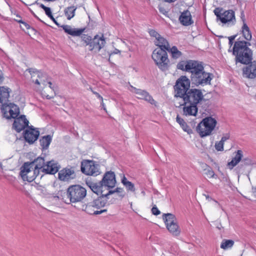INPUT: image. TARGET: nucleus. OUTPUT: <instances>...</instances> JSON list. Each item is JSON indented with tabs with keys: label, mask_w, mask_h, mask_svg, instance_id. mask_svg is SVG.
<instances>
[{
	"label": "nucleus",
	"mask_w": 256,
	"mask_h": 256,
	"mask_svg": "<svg viewBox=\"0 0 256 256\" xmlns=\"http://www.w3.org/2000/svg\"><path fill=\"white\" fill-rule=\"evenodd\" d=\"M230 138V134L229 133H226L225 134H224L222 138L221 141H222L223 142H224L226 140H228Z\"/></svg>",
	"instance_id": "nucleus-48"
},
{
	"label": "nucleus",
	"mask_w": 256,
	"mask_h": 256,
	"mask_svg": "<svg viewBox=\"0 0 256 256\" xmlns=\"http://www.w3.org/2000/svg\"><path fill=\"white\" fill-rule=\"evenodd\" d=\"M212 78V74L205 72L204 70L194 76H190L192 84L196 86L209 84H210Z\"/></svg>",
	"instance_id": "nucleus-11"
},
{
	"label": "nucleus",
	"mask_w": 256,
	"mask_h": 256,
	"mask_svg": "<svg viewBox=\"0 0 256 256\" xmlns=\"http://www.w3.org/2000/svg\"><path fill=\"white\" fill-rule=\"evenodd\" d=\"M130 90L138 95L137 98L139 99L144 100L150 103L151 104L156 106V102L153 99L152 97L146 91L136 88L130 86Z\"/></svg>",
	"instance_id": "nucleus-14"
},
{
	"label": "nucleus",
	"mask_w": 256,
	"mask_h": 256,
	"mask_svg": "<svg viewBox=\"0 0 256 256\" xmlns=\"http://www.w3.org/2000/svg\"><path fill=\"white\" fill-rule=\"evenodd\" d=\"M214 13L217 20L223 24L232 26L236 23L235 12L232 10H224L222 8H218L214 10Z\"/></svg>",
	"instance_id": "nucleus-6"
},
{
	"label": "nucleus",
	"mask_w": 256,
	"mask_h": 256,
	"mask_svg": "<svg viewBox=\"0 0 256 256\" xmlns=\"http://www.w3.org/2000/svg\"><path fill=\"white\" fill-rule=\"evenodd\" d=\"M84 210L88 214H99L104 212H106V210H97L96 207L92 204V202H90L88 203L86 206H84Z\"/></svg>",
	"instance_id": "nucleus-28"
},
{
	"label": "nucleus",
	"mask_w": 256,
	"mask_h": 256,
	"mask_svg": "<svg viewBox=\"0 0 256 256\" xmlns=\"http://www.w3.org/2000/svg\"><path fill=\"white\" fill-rule=\"evenodd\" d=\"M86 184L91 190L97 195H100V196H104V194H106V192H104V188L100 181L98 183L86 182Z\"/></svg>",
	"instance_id": "nucleus-24"
},
{
	"label": "nucleus",
	"mask_w": 256,
	"mask_h": 256,
	"mask_svg": "<svg viewBox=\"0 0 256 256\" xmlns=\"http://www.w3.org/2000/svg\"><path fill=\"white\" fill-rule=\"evenodd\" d=\"M236 35L232 36H230L228 37V39L229 40L228 44L230 46V47H231L233 44V41L236 38Z\"/></svg>",
	"instance_id": "nucleus-49"
},
{
	"label": "nucleus",
	"mask_w": 256,
	"mask_h": 256,
	"mask_svg": "<svg viewBox=\"0 0 256 256\" xmlns=\"http://www.w3.org/2000/svg\"><path fill=\"white\" fill-rule=\"evenodd\" d=\"M76 10V7L74 6H68L64 9V13L68 20H70L74 17Z\"/></svg>",
	"instance_id": "nucleus-37"
},
{
	"label": "nucleus",
	"mask_w": 256,
	"mask_h": 256,
	"mask_svg": "<svg viewBox=\"0 0 256 256\" xmlns=\"http://www.w3.org/2000/svg\"><path fill=\"white\" fill-rule=\"evenodd\" d=\"M120 50H118V49L117 48H115L114 50L111 52L109 55H110V56L112 54H120Z\"/></svg>",
	"instance_id": "nucleus-50"
},
{
	"label": "nucleus",
	"mask_w": 256,
	"mask_h": 256,
	"mask_svg": "<svg viewBox=\"0 0 256 256\" xmlns=\"http://www.w3.org/2000/svg\"><path fill=\"white\" fill-rule=\"evenodd\" d=\"M252 192L254 194L255 196H256V188H252Z\"/></svg>",
	"instance_id": "nucleus-59"
},
{
	"label": "nucleus",
	"mask_w": 256,
	"mask_h": 256,
	"mask_svg": "<svg viewBox=\"0 0 256 256\" xmlns=\"http://www.w3.org/2000/svg\"><path fill=\"white\" fill-rule=\"evenodd\" d=\"M42 94L44 97L46 98L48 100L51 99L52 98H54V96L53 95L50 96V95H48V94H46L44 93H42Z\"/></svg>",
	"instance_id": "nucleus-52"
},
{
	"label": "nucleus",
	"mask_w": 256,
	"mask_h": 256,
	"mask_svg": "<svg viewBox=\"0 0 256 256\" xmlns=\"http://www.w3.org/2000/svg\"><path fill=\"white\" fill-rule=\"evenodd\" d=\"M105 44L106 41L103 35L102 36L96 35L92 38V42L90 43V50L92 51L94 50H96L98 52H99L104 48Z\"/></svg>",
	"instance_id": "nucleus-20"
},
{
	"label": "nucleus",
	"mask_w": 256,
	"mask_h": 256,
	"mask_svg": "<svg viewBox=\"0 0 256 256\" xmlns=\"http://www.w3.org/2000/svg\"><path fill=\"white\" fill-rule=\"evenodd\" d=\"M80 36H81L82 40L86 44V45H88L90 46V43L92 40L91 36L87 34H82Z\"/></svg>",
	"instance_id": "nucleus-40"
},
{
	"label": "nucleus",
	"mask_w": 256,
	"mask_h": 256,
	"mask_svg": "<svg viewBox=\"0 0 256 256\" xmlns=\"http://www.w3.org/2000/svg\"><path fill=\"white\" fill-rule=\"evenodd\" d=\"M2 162H0V170L2 169Z\"/></svg>",
	"instance_id": "nucleus-62"
},
{
	"label": "nucleus",
	"mask_w": 256,
	"mask_h": 256,
	"mask_svg": "<svg viewBox=\"0 0 256 256\" xmlns=\"http://www.w3.org/2000/svg\"><path fill=\"white\" fill-rule=\"evenodd\" d=\"M216 124V118L208 116L203 118L198 124L196 130L201 138L206 137L212 134Z\"/></svg>",
	"instance_id": "nucleus-3"
},
{
	"label": "nucleus",
	"mask_w": 256,
	"mask_h": 256,
	"mask_svg": "<svg viewBox=\"0 0 256 256\" xmlns=\"http://www.w3.org/2000/svg\"><path fill=\"white\" fill-rule=\"evenodd\" d=\"M24 24L25 26H26V28H28H28H29L30 27V25H28V24H27L26 23V24Z\"/></svg>",
	"instance_id": "nucleus-60"
},
{
	"label": "nucleus",
	"mask_w": 256,
	"mask_h": 256,
	"mask_svg": "<svg viewBox=\"0 0 256 256\" xmlns=\"http://www.w3.org/2000/svg\"><path fill=\"white\" fill-rule=\"evenodd\" d=\"M28 72L30 73V74H34L35 72H37V70L36 69L34 68H29L28 70Z\"/></svg>",
	"instance_id": "nucleus-53"
},
{
	"label": "nucleus",
	"mask_w": 256,
	"mask_h": 256,
	"mask_svg": "<svg viewBox=\"0 0 256 256\" xmlns=\"http://www.w3.org/2000/svg\"><path fill=\"white\" fill-rule=\"evenodd\" d=\"M216 228L220 230L223 228V227L222 226L220 222L218 223V224L216 225Z\"/></svg>",
	"instance_id": "nucleus-55"
},
{
	"label": "nucleus",
	"mask_w": 256,
	"mask_h": 256,
	"mask_svg": "<svg viewBox=\"0 0 256 256\" xmlns=\"http://www.w3.org/2000/svg\"><path fill=\"white\" fill-rule=\"evenodd\" d=\"M36 170H38V172L40 173L42 172L44 173V169L45 168L46 163L43 158L38 157L34 161L28 162Z\"/></svg>",
	"instance_id": "nucleus-26"
},
{
	"label": "nucleus",
	"mask_w": 256,
	"mask_h": 256,
	"mask_svg": "<svg viewBox=\"0 0 256 256\" xmlns=\"http://www.w3.org/2000/svg\"><path fill=\"white\" fill-rule=\"evenodd\" d=\"M86 190L80 185H72L67 190V196L72 203L80 202L86 197Z\"/></svg>",
	"instance_id": "nucleus-5"
},
{
	"label": "nucleus",
	"mask_w": 256,
	"mask_h": 256,
	"mask_svg": "<svg viewBox=\"0 0 256 256\" xmlns=\"http://www.w3.org/2000/svg\"><path fill=\"white\" fill-rule=\"evenodd\" d=\"M176 120V122L179 124L182 130L184 132H186L188 134H192V130L182 118L178 116H177Z\"/></svg>",
	"instance_id": "nucleus-35"
},
{
	"label": "nucleus",
	"mask_w": 256,
	"mask_h": 256,
	"mask_svg": "<svg viewBox=\"0 0 256 256\" xmlns=\"http://www.w3.org/2000/svg\"><path fill=\"white\" fill-rule=\"evenodd\" d=\"M250 43L245 40H237L235 42L233 48L232 54L235 57L236 64L240 63L248 64L252 60V51L248 46Z\"/></svg>",
	"instance_id": "nucleus-1"
},
{
	"label": "nucleus",
	"mask_w": 256,
	"mask_h": 256,
	"mask_svg": "<svg viewBox=\"0 0 256 256\" xmlns=\"http://www.w3.org/2000/svg\"><path fill=\"white\" fill-rule=\"evenodd\" d=\"M158 10L160 12L166 17H169L168 11L164 7L159 6Z\"/></svg>",
	"instance_id": "nucleus-44"
},
{
	"label": "nucleus",
	"mask_w": 256,
	"mask_h": 256,
	"mask_svg": "<svg viewBox=\"0 0 256 256\" xmlns=\"http://www.w3.org/2000/svg\"><path fill=\"white\" fill-rule=\"evenodd\" d=\"M82 172L87 176H97L100 174V165L92 160H85L81 164Z\"/></svg>",
	"instance_id": "nucleus-12"
},
{
	"label": "nucleus",
	"mask_w": 256,
	"mask_h": 256,
	"mask_svg": "<svg viewBox=\"0 0 256 256\" xmlns=\"http://www.w3.org/2000/svg\"><path fill=\"white\" fill-rule=\"evenodd\" d=\"M58 178L62 181H68L74 178V172L72 168H64L59 171Z\"/></svg>",
	"instance_id": "nucleus-22"
},
{
	"label": "nucleus",
	"mask_w": 256,
	"mask_h": 256,
	"mask_svg": "<svg viewBox=\"0 0 256 256\" xmlns=\"http://www.w3.org/2000/svg\"><path fill=\"white\" fill-rule=\"evenodd\" d=\"M204 99V95L200 90L197 88L190 89L183 97L184 104L198 105Z\"/></svg>",
	"instance_id": "nucleus-8"
},
{
	"label": "nucleus",
	"mask_w": 256,
	"mask_h": 256,
	"mask_svg": "<svg viewBox=\"0 0 256 256\" xmlns=\"http://www.w3.org/2000/svg\"><path fill=\"white\" fill-rule=\"evenodd\" d=\"M242 157V151L241 150H238L234 157L230 162H228V168L230 170L232 169L235 166L240 162Z\"/></svg>",
	"instance_id": "nucleus-31"
},
{
	"label": "nucleus",
	"mask_w": 256,
	"mask_h": 256,
	"mask_svg": "<svg viewBox=\"0 0 256 256\" xmlns=\"http://www.w3.org/2000/svg\"><path fill=\"white\" fill-rule=\"evenodd\" d=\"M152 212L153 214L155 216H158L160 213V210L156 206H154L152 208Z\"/></svg>",
	"instance_id": "nucleus-46"
},
{
	"label": "nucleus",
	"mask_w": 256,
	"mask_h": 256,
	"mask_svg": "<svg viewBox=\"0 0 256 256\" xmlns=\"http://www.w3.org/2000/svg\"><path fill=\"white\" fill-rule=\"evenodd\" d=\"M40 8H43L44 10L46 9V8H47L48 7L46 6H44L43 4H41L40 6Z\"/></svg>",
	"instance_id": "nucleus-58"
},
{
	"label": "nucleus",
	"mask_w": 256,
	"mask_h": 256,
	"mask_svg": "<svg viewBox=\"0 0 256 256\" xmlns=\"http://www.w3.org/2000/svg\"><path fill=\"white\" fill-rule=\"evenodd\" d=\"M184 106L183 107V114L186 116H196L198 112V107L196 104H184V102L180 104Z\"/></svg>",
	"instance_id": "nucleus-25"
},
{
	"label": "nucleus",
	"mask_w": 256,
	"mask_h": 256,
	"mask_svg": "<svg viewBox=\"0 0 256 256\" xmlns=\"http://www.w3.org/2000/svg\"><path fill=\"white\" fill-rule=\"evenodd\" d=\"M38 170H36L28 164L24 162L20 168V176L24 181L32 182L39 175Z\"/></svg>",
	"instance_id": "nucleus-9"
},
{
	"label": "nucleus",
	"mask_w": 256,
	"mask_h": 256,
	"mask_svg": "<svg viewBox=\"0 0 256 256\" xmlns=\"http://www.w3.org/2000/svg\"><path fill=\"white\" fill-rule=\"evenodd\" d=\"M60 168L58 164L54 160H52L46 162L45 168L44 169V173L46 174H54L56 173Z\"/></svg>",
	"instance_id": "nucleus-23"
},
{
	"label": "nucleus",
	"mask_w": 256,
	"mask_h": 256,
	"mask_svg": "<svg viewBox=\"0 0 256 256\" xmlns=\"http://www.w3.org/2000/svg\"><path fill=\"white\" fill-rule=\"evenodd\" d=\"M121 182L128 191L135 192L136 188L134 184L128 181L124 174L121 176Z\"/></svg>",
	"instance_id": "nucleus-33"
},
{
	"label": "nucleus",
	"mask_w": 256,
	"mask_h": 256,
	"mask_svg": "<svg viewBox=\"0 0 256 256\" xmlns=\"http://www.w3.org/2000/svg\"><path fill=\"white\" fill-rule=\"evenodd\" d=\"M18 22H19L20 23H22V24H26V22H24L22 21V20H21L18 21Z\"/></svg>",
	"instance_id": "nucleus-61"
},
{
	"label": "nucleus",
	"mask_w": 256,
	"mask_h": 256,
	"mask_svg": "<svg viewBox=\"0 0 256 256\" xmlns=\"http://www.w3.org/2000/svg\"><path fill=\"white\" fill-rule=\"evenodd\" d=\"M152 56L160 70L166 71L168 70L169 60L166 50L162 48H156L153 51Z\"/></svg>",
	"instance_id": "nucleus-4"
},
{
	"label": "nucleus",
	"mask_w": 256,
	"mask_h": 256,
	"mask_svg": "<svg viewBox=\"0 0 256 256\" xmlns=\"http://www.w3.org/2000/svg\"><path fill=\"white\" fill-rule=\"evenodd\" d=\"M163 219L168 231L174 236H178L180 233V230L178 224L175 216L172 214H164Z\"/></svg>",
	"instance_id": "nucleus-10"
},
{
	"label": "nucleus",
	"mask_w": 256,
	"mask_h": 256,
	"mask_svg": "<svg viewBox=\"0 0 256 256\" xmlns=\"http://www.w3.org/2000/svg\"><path fill=\"white\" fill-rule=\"evenodd\" d=\"M186 68L188 72L191 74L190 76H194L204 70V67L201 62L196 60H188Z\"/></svg>",
	"instance_id": "nucleus-17"
},
{
	"label": "nucleus",
	"mask_w": 256,
	"mask_h": 256,
	"mask_svg": "<svg viewBox=\"0 0 256 256\" xmlns=\"http://www.w3.org/2000/svg\"><path fill=\"white\" fill-rule=\"evenodd\" d=\"M38 190H42V186H40V188H39V189H38Z\"/></svg>",
	"instance_id": "nucleus-63"
},
{
	"label": "nucleus",
	"mask_w": 256,
	"mask_h": 256,
	"mask_svg": "<svg viewBox=\"0 0 256 256\" xmlns=\"http://www.w3.org/2000/svg\"><path fill=\"white\" fill-rule=\"evenodd\" d=\"M163 0L165 2H167L168 3H172V2L176 1L177 0Z\"/></svg>",
	"instance_id": "nucleus-56"
},
{
	"label": "nucleus",
	"mask_w": 256,
	"mask_h": 256,
	"mask_svg": "<svg viewBox=\"0 0 256 256\" xmlns=\"http://www.w3.org/2000/svg\"><path fill=\"white\" fill-rule=\"evenodd\" d=\"M240 32L242 35L243 38L246 40H247L246 42L250 41L252 40V32L244 20H243V24L240 30Z\"/></svg>",
	"instance_id": "nucleus-29"
},
{
	"label": "nucleus",
	"mask_w": 256,
	"mask_h": 256,
	"mask_svg": "<svg viewBox=\"0 0 256 256\" xmlns=\"http://www.w3.org/2000/svg\"><path fill=\"white\" fill-rule=\"evenodd\" d=\"M54 24L58 26L61 27L62 28L64 32L72 36H80V35L82 34V32L84 31L85 28H72L69 25H62L60 26V24L56 20L55 18L52 16V18H50Z\"/></svg>",
	"instance_id": "nucleus-16"
},
{
	"label": "nucleus",
	"mask_w": 256,
	"mask_h": 256,
	"mask_svg": "<svg viewBox=\"0 0 256 256\" xmlns=\"http://www.w3.org/2000/svg\"><path fill=\"white\" fill-rule=\"evenodd\" d=\"M28 124L29 122L26 118V116L22 115L14 120L13 128L18 132H20L26 128H27L28 126Z\"/></svg>",
	"instance_id": "nucleus-19"
},
{
	"label": "nucleus",
	"mask_w": 256,
	"mask_h": 256,
	"mask_svg": "<svg viewBox=\"0 0 256 256\" xmlns=\"http://www.w3.org/2000/svg\"><path fill=\"white\" fill-rule=\"evenodd\" d=\"M106 198H108V197L101 196L92 202V204L94 205L97 210L104 206L106 203Z\"/></svg>",
	"instance_id": "nucleus-32"
},
{
	"label": "nucleus",
	"mask_w": 256,
	"mask_h": 256,
	"mask_svg": "<svg viewBox=\"0 0 256 256\" xmlns=\"http://www.w3.org/2000/svg\"><path fill=\"white\" fill-rule=\"evenodd\" d=\"M154 44L158 48H162L165 50H168L170 48V44L166 40L161 36L160 35L156 39Z\"/></svg>",
	"instance_id": "nucleus-30"
},
{
	"label": "nucleus",
	"mask_w": 256,
	"mask_h": 256,
	"mask_svg": "<svg viewBox=\"0 0 256 256\" xmlns=\"http://www.w3.org/2000/svg\"><path fill=\"white\" fill-rule=\"evenodd\" d=\"M206 174L209 178H218L217 176L215 174L214 172L211 168H209L206 170Z\"/></svg>",
	"instance_id": "nucleus-42"
},
{
	"label": "nucleus",
	"mask_w": 256,
	"mask_h": 256,
	"mask_svg": "<svg viewBox=\"0 0 256 256\" xmlns=\"http://www.w3.org/2000/svg\"><path fill=\"white\" fill-rule=\"evenodd\" d=\"M101 106L102 107V108L106 112V109L105 104H104L103 100L101 101Z\"/></svg>",
	"instance_id": "nucleus-54"
},
{
	"label": "nucleus",
	"mask_w": 256,
	"mask_h": 256,
	"mask_svg": "<svg viewBox=\"0 0 256 256\" xmlns=\"http://www.w3.org/2000/svg\"><path fill=\"white\" fill-rule=\"evenodd\" d=\"M149 34L151 36L154 37L156 39L158 38V36H160V34H158V32L154 30H150Z\"/></svg>",
	"instance_id": "nucleus-45"
},
{
	"label": "nucleus",
	"mask_w": 256,
	"mask_h": 256,
	"mask_svg": "<svg viewBox=\"0 0 256 256\" xmlns=\"http://www.w3.org/2000/svg\"><path fill=\"white\" fill-rule=\"evenodd\" d=\"M100 182L107 190L113 188L116 182L114 172L112 171L106 172Z\"/></svg>",
	"instance_id": "nucleus-13"
},
{
	"label": "nucleus",
	"mask_w": 256,
	"mask_h": 256,
	"mask_svg": "<svg viewBox=\"0 0 256 256\" xmlns=\"http://www.w3.org/2000/svg\"><path fill=\"white\" fill-rule=\"evenodd\" d=\"M122 191V188H116L114 190H112V189H110L108 192H106V194H104V196L106 197H108L110 194H113L115 192H121Z\"/></svg>",
	"instance_id": "nucleus-41"
},
{
	"label": "nucleus",
	"mask_w": 256,
	"mask_h": 256,
	"mask_svg": "<svg viewBox=\"0 0 256 256\" xmlns=\"http://www.w3.org/2000/svg\"><path fill=\"white\" fill-rule=\"evenodd\" d=\"M214 202H216V203H218V202L216 200H214Z\"/></svg>",
	"instance_id": "nucleus-64"
},
{
	"label": "nucleus",
	"mask_w": 256,
	"mask_h": 256,
	"mask_svg": "<svg viewBox=\"0 0 256 256\" xmlns=\"http://www.w3.org/2000/svg\"><path fill=\"white\" fill-rule=\"evenodd\" d=\"M206 198L208 200H212V198L206 195Z\"/></svg>",
	"instance_id": "nucleus-57"
},
{
	"label": "nucleus",
	"mask_w": 256,
	"mask_h": 256,
	"mask_svg": "<svg viewBox=\"0 0 256 256\" xmlns=\"http://www.w3.org/2000/svg\"><path fill=\"white\" fill-rule=\"evenodd\" d=\"M45 13L46 15L49 18H52V13L51 10L50 8L48 7L46 8V10H44Z\"/></svg>",
	"instance_id": "nucleus-47"
},
{
	"label": "nucleus",
	"mask_w": 256,
	"mask_h": 256,
	"mask_svg": "<svg viewBox=\"0 0 256 256\" xmlns=\"http://www.w3.org/2000/svg\"><path fill=\"white\" fill-rule=\"evenodd\" d=\"M10 90L4 86L0 87V105L4 116L6 119L16 118L20 113L19 108L13 103L7 104Z\"/></svg>",
	"instance_id": "nucleus-2"
},
{
	"label": "nucleus",
	"mask_w": 256,
	"mask_h": 256,
	"mask_svg": "<svg viewBox=\"0 0 256 256\" xmlns=\"http://www.w3.org/2000/svg\"><path fill=\"white\" fill-rule=\"evenodd\" d=\"M166 51H168L170 54L172 58L174 60L180 58L182 55V52L178 50L176 46H173L172 48L170 47Z\"/></svg>",
	"instance_id": "nucleus-36"
},
{
	"label": "nucleus",
	"mask_w": 256,
	"mask_h": 256,
	"mask_svg": "<svg viewBox=\"0 0 256 256\" xmlns=\"http://www.w3.org/2000/svg\"><path fill=\"white\" fill-rule=\"evenodd\" d=\"M190 80L185 76H182L176 81L174 86L175 94L176 98H183L190 89Z\"/></svg>",
	"instance_id": "nucleus-7"
},
{
	"label": "nucleus",
	"mask_w": 256,
	"mask_h": 256,
	"mask_svg": "<svg viewBox=\"0 0 256 256\" xmlns=\"http://www.w3.org/2000/svg\"><path fill=\"white\" fill-rule=\"evenodd\" d=\"M39 135L40 132L33 126H28L24 132V137L29 144H33L37 140Z\"/></svg>",
	"instance_id": "nucleus-15"
},
{
	"label": "nucleus",
	"mask_w": 256,
	"mask_h": 256,
	"mask_svg": "<svg viewBox=\"0 0 256 256\" xmlns=\"http://www.w3.org/2000/svg\"><path fill=\"white\" fill-rule=\"evenodd\" d=\"M242 68V76L244 78L254 79L256 78V61L250 62Z\"/></svg>",
	"instance_id": "nucleus-18"
},
{
	"label": "nucleus",
	"mask_w": 256,
	"mask_h": 256,
	"mask_svg": "<svg viewBox=\"0 0 256 256\" xmlns=\"http://www.w3.org/2000/svg\"><path fill=\"white\" fill-rule=\"evenodd\" d=\"M224 142L221 140L216 142L215 144V148L218 151H222L224 150Z\"/></svg>",
	"instance_id": "nucleus-43"
},
{
	"label": "nucleus",
	"mask_w": 256,
	"mask_h": 256,
	"mask_svg": "<svg viewBox=\"0 0 256 256\" xmlns=\"http://www.w3.org/2000/svg\"><path fill=\"white\" fill-rule=\"evenodd\" d=\"M234 244V240H232L224 239L220 244V248L224 250H228L231 248Z\"/></svg>",
	"instance_id": "nucleus-38"
},
{
	"label": "nucleus",
	"mask_w": 256,
	"mask_h": 256,
	"mask_svg": "<svg viewBox=\"0 0 256 256\" xmlns=\"http://www.w3.org/2000/svg\"><path fill=\"white\" fill-rule=\"evenodd\" d=\"M188 64L187 61H180L177 64V68L178 70H184L188 72V70L186 68V66Z\"/></svg>",
	"instance_id": "nucleus-39"
},
{
	"label": "nucleus",
	"mask_w": 256,
	"mask_h": 256,
	"mask_svg": "<svg viewBox=\"0 0 256 256\" xmlns=\"http://www.w3.org/2000/svg\"><path fill=\"white\" fill-rule=\"evenodd\" d=\"M178 20L184 26H189L194 24V20L190 12L186 10L181 12Z\"/></svg>",
	"instance_id": "nucleus-21"
},
{
	"label": "nucleus",
	"mask_w": 256,
	"mask_h": 256,
	"mask_svg": "<svg viewBox=\"0 0 256 256\" xmlns=\"http://www.w3.org/2000/svg\"><path fill=\"white\" fill-rule=\"evenodd\" d=\"M93 94H94L96 96L99 98L101 101H102L103 100V98L102 97L98 92H94V91H92Z\"/></svg>",
	"instance_id": "nucleus-51"
},
{
	"label": "nucleus",
	"mask_w": 256,
	"mask_h": 256,
	"mask_svg": "<svg viewBox=\"0 0 256 256\" xmlns=\"http://www.w3.org/2000/svg\"><path fill=\"white\" fill-rule=\"evenodd\" d=\"M38 77L40 78V80H36L35 81V84L38 85L40 84H42L46 86V84H49V87L54 91V94H55V88H56L54 86H52V83L50 81H46L45 79H47L48 76L47 75L45 74H42L40 72H38Z\"/></svg>",
	"instance_id": "nucleus-27"
},
{
	"label": "nucleus",
	"mask_w": 256,
	"mask_h": 256,
	"mask_svg": "<svg viewBox=\"0 0 256 256\" xmlns=\"http://www.w3.org/2000/svg\"><path fill=\"white\" fill-rule=\"evenodd\" d=\"M52 140V136L50 135H46L42 136L40 140V145L42 149H48Z\"/></svg>",
	"instance_id": "nucleus-34"
}]
</instances>
